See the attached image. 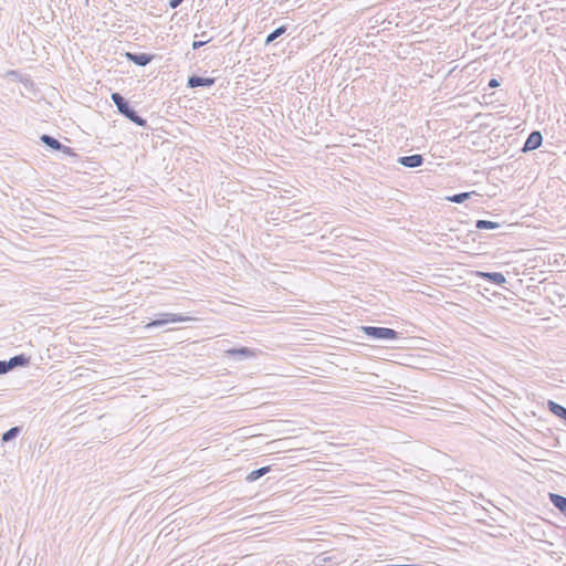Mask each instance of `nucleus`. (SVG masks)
<instances>
[{
	"mask_svg": "<svg viewBox=\"0 0 566 566\" xmlns=\"http://www.w3.org/2000/svg\"><path fill=\"white\" fill-rule=\"evenodd\" d=\"M6 364L8 366V371H11L12 369H14L17 367L29 366L30 357L24 354L15 355V356L11 357L9 360H6Z\"/></svg>",
	"mask_w": 566,
	"mask_h": 566,
	"instance_id": "11",
	"label": "nucleus"
},
{
	"mask_svg": "<svg viewBox=\"0 0 566 566\" xmlns=\"http://www.w3.org/2000/svg\"><path fill=\"white\" fill-rule=\"evenodd\" d=\"M474 193H475L474 191H471V192H460V193H455V195H452V196H448L446 199L448 201H450V202L462 203L465 200H468L469 198H471V196L474 195Z\"/></svg>",
	"mask_w": 566,
	"mask_h": 566,
	"instance_id": "17",
	"label": "nucleus"
},
{
	"mask_svg": "<svg viewBox=\"0 0 566 566\" xmlns=\"http://www.w3.org/2000/svg\"><path fill=\"white\" fill-rule=\"evenodd\" d=\"M40 140L45 146L50 147L52 150L61 151L67 156H75L73 148L65 146L64 144H62L60 140H57L55 137H53L51 135L43 134V135H41Z\"/></svg>",
	"mask_w": 566,
	"mask_h": 566,
	"instance_id": "4",
	"label": "nucleus"
},
{
	"mask_svg": "<svg viewBox=\"0 0 566 566\" xmlns=\"http://www.w3.org/2000/svg\"><path fill=\"white\" fill-rule=\"evenodd\" d=\"M476 276L485 280L486 282L495 284V285H503L504 283H506L505 276L500 272L478 271Z\"/></svg>",
	"mask_w": 566,
	"mask_h": 566,
	"instance_id": "10",
	"label": "nucleus"
},
{
	"mask_svg": "<svg viewBox=\"0 0 566 566\" xmlns=\"http://www.w3.org/2000/svg\"><path fill=\"white\" fill-rule=\"evenodd\" d=\"M547 408L553 415H555L559 419L564 420V422L566 423V407H564L553 400H548Z\"/></svg>",
	"mask_w": 566,
	"mask_h": 566,
	"instance_id": "13",
	"label": "nucleus"
},
{
	"mask_svg": "<svg viewBox=\"0 0 566 566\" xmlns=\"http://www.w3.org/2000/svg\"><path fill=\"white\" fill-rule=\"evenodd\" d=\"M286 30H287V28L285 25H281V27L276 28L275 30H273L271 33L268 34V36L265 39V43L266 44L272 43L274 40H276L277 38L283 35L286 32Z\"/></svg>",
	"mask_w": 566,
	"mask_h": 566,
	"instance_id": "18",
	"label": "nucleus"
},
{
	"mask_svg": "<svg viewBox=\"0 0 566 566\" xmlns=\"http://www.w3.org/2000/svg\"><path fill=\"white\" fill-rule=\"evenodd\" d=\"M216 83L214 77H203L199 75H190L187 80V86L189 88H197V87H210Z\"/></svg>",
	"mask_w": 566,
	"mask_h": 566,
	"instance_id": "8",
	"label": "nucleus"
},
{
	"mask_svg": "<svg viewBox=\"0 0 566 566\" xmlns=\"http://www.w3.org/2000/svg\"><path fill=\"white\" fill-rule=\"evenodd\" d=\"M17 74H18V72H17V71H9V72H8V75H17Z\"/></svg>",
	"mask_w": 566,
	"mask_h": 566,
	"instance_id": "23",
	"label": "nucleus"
},
{
	"mask_svg": "<svg viewBox=\"0 0 566 566\" xmlns=\"http://www.w3.org/2000/svg\"><path fill=\"white\" fill-rule=\"evenodd\" d=\"M9 373L8 371V366L6 364V360H0V375H4Z\"/></svg>",
	"mask_w": 566,
	"mask_h": 566,
	"instance_id": "21",
	"label": "nucleus"
},
{
	"mask_svg": "<svg viewBox=\"0 0 566 566\" xmlns=\"http://www.w3.org/2000/svg\"><path fill=\"white\" fill-rule=\"evenodd\" d=\"M475 228L479 230H494L500 228V223L491 221V220H476Z\"/></svg>",
	"mask_w": 566,
	"mask_h": 566,
	"instance_id": "16",
	"label": "nucleus"
},
{
	"mask_svg": "<svg viewBox=\"0 0 566 566\" xmlns=\"http://www.w3.org/2000/svg\"><path fill=\"white\" fill-rule=\"evenodd\" d=\"M424 161V158L420 154H413L409 156H401L397 159V163L407 168L420 167Z\"/></svg>",
	"mask_w": 566,
	"mask_h": 566,
	"instance_id": "9",
	"label": "nucleus"
},
{
	"mask_svg": "<svg viewBox=\"0 0 566 566\" xmlns=\"http://www.w3.org/2000/svg\"><path fill=\"white\" fill-rule=\"evenodd\" d=\"M190 319H191V317L184 316L181 314L159 313V314H156L155 319L149 322L145 326V328L149 329V328H153V327H160V326H164V325H166L168 323H184V322H189Z\"/></svg>",
	"mask_w": 566,
	"mask_h": 566,
	"instance_id": "3",
	"label": "nucleus"
},
{
	"mask_svg": "<svg viewBox=\"0 0 566 566\" xmlns=\"http://www.w3.org/2000/svg\"><path fill=\"white\" fill-rule=\"evenodd\" d=\"M182 1L184 0H169V7L171 9H176L182 3Z\"/></svg>",
	"mask_w": 566,
	"mask_h": 566,
	"instance_id": "22",
	"label": "nucleus"
},
{
	"mask_svg": "<svg viewBox=\"0 0 566 566\" xmlns=\"http://www.w3.org/2000/svg\"><path fill=\"white\" fill-rule=\"evenodd\" d=\"M125 57L135 65L146 66L154 60L155 55L144 52H126Z\"/></svg>",
	"mask_w": 566,
	"mask_h": 566,
	"instance_id": "6",
	"label": "nucleus"
},
{
	"mask_svg": "<svg viewBox=\"0 0 566 566\" xmlns=\"http://www.w3.org/2000/svg\"><path fill=\"white\" fill-rule=\"evenodd\" d=\"M551 503L566 516V496L557 493H548Z\"/></svg>",
	"mask_w": 566,
	"mask_h": 566,
	"instance_id": "12",
	"label": "nucleus"
},
{
	"mask_svg": "<svg viewBox=\"0 0 566 566\" xmlns=\"http://www.w3.org/2000/svg\"><path fill=\"white\" fill-rule=\"evenodd\" d=\"M488 86L491 88H495L500 86V81L497 78H491L488 83Z\"/></svg>",
	"mask_w": 566,
	"mask_h": 566,
	"instance_id": "20",
	"label": "nucleus"
},
{
	"mask_svg": "<svg viewBox=\"0 0 566 566\" xmlns=\"http://www.w3.org/2000/svg\"><path fill=\"white\" fill-rule=\"evenodd\" d=\"M211 41V39H208V40H205V41H193L192 42V49L193 50H198L200 48H202L203 45H206L207 43H209Z\"/></svg>",
	"mask_w": 566,
	"mask_h": 566,
	"instance_id": "19",
	"label": "nucleus"
},
{
	"mask_svg": "<svg viewBox=\"0 0 566 566\" xmlns=\"http://www.w3.org/2000/svg\"><path fill=\"white\" fill-rule=\"evenodd\" d=\"M21 432V427H12L10 428L9 430H7L6 432L2 433L1 436V441L2 442H10L12 440H14Z\"/></svg>",
	"mask_w": 566,
	"mask_h": 566,
	"instance_id": "15",
	"label": "nucleus"
},
{
	"mask_svg": "<svg viewBox=\"0 0 566 566\" xmlns=\"http://www.w3.org/2000/svg\"><path fill=\"white\" fill-rule=\"evenodd\" d=\"M542 143H543V136H542L541 132L533 130L526 138V140L522 147V151L527 153L531 150H535L541 147Z\"/></svg>",
	"mask_w": 566,
	"mask_h": 566,
	"instance_id": "7",
	"label": "nucleus"
},
{
	"mask_svg": "<svg viewBox=\"0 0 566 566\" xmlns=\"http://www.w3.org/2000/svg\"><path fill=\"white\" fill-rule=\"evenodd\" d=\"M360 331L371 339L390 342L399 338V333L388 327L363 325Z\"/></svg>",
	"mask_w": 566,
	"mask_h": 566,
	"instance_id": "2",
	"label": "nucleus"
},
{
	"mask_svg": "<svg viewBox=\"0 0 566 566\" xmlns=\"http://www.w3.org/2000/svg\"><path fill=\"white\" fill-rule=\"evenodd\" d=\"M111 99L116 105L118 113L127 119L140 127H145L147 125V120L130 106L129 102L120 93H112Z\"/></svg>",
	"mask_w": 566,
	"mask_h": 566,
	"instance_id": "1",
	"label": "nucleus"
},
{
	"mask_svg": "<svg viewBox=\"0 0 566 566\" xmlns=\"http://www.w3.org/2000/svg\"><path fill=\"white\" fill-rule=\"evenodd\" d=\"M224 353L227 356L234 358L237 360H244V359L253 358L258 355L256 349H252V348L244 347V346L239 347V348H229Z\"/></svg>",
	"mask_w": 566,
	"mask_h": 566,
	"instance_id": "5",
	"label": "nucleus"
},
{
	"mask_svg": "<svg viewBox=\"0 0 566 566\" xmlns=\"http://www.w3.org/2000/svg\"><path fill=\"white\" fill-rule=\"evenodd\" d=\"M271 470L272 469L270 465L253 470L247 475L245 481L249 483H252V482L259 480L260 478H262L263 475H265L266 473H269Z\"/></svg>",
	"mask_w": 566,
	"mask_h": 566,
	"instance_id": "14",
	"label": "nucleus"
}]
</instances>
